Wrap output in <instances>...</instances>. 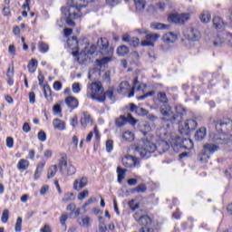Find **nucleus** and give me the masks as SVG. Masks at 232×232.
<instances>
[{
    "mask_svg": "<svg viewBox=\"0 0 232 232\" xmlns=\"http://www.w3.org/2000/svg\"><path fill=\"white\" fill-rule=\"evenodd\" d=\"M215 143H207L203 146V150L209 154L218 151V146L220 144H231L232 135L231 134H222L219 138L215 139Z\"/></svg>",
    "mask_w": 232,
    "mask_h": 232,
    "instance_id": "423d86ee",
    "label": "nucleus"
},
{
    "mask_svg": "<svg viewBox=\"0 0 232 232\" xmlns=\"http://www.w3.org/2000/svg\"><path fill=\"white\" fill-rule=\"evenodd\" d=\"M65 103L67 104L68 108L71 110H75V108L79 107V100L73 96H69L65 99Z\"/></svg>",
    "mask_w": 232,
    "mask_h": 232,
    "instance_id": "aec40b11",
    "label": "nucleus"
},
{
    "mask_svg": "<svg viewBox=\"0 0 232 232\" xmlns=\"http://www.w3.org/2000/svg\"><path fill=\"white\" fill-rule=\"evenodd\" d=\"M66 220H68V214H62V216L60 217V224H62L63 227H64V231H66L67 229Z\"/></svg>",
    "mask_w": 232,
    "mask_h": 232,
    "instance_id": "4c0bfd02",
    "label": "nucleus"
},
{
    "mask_svg": "<svg viewBox=\"0 0 232 232\" xmlns=\"http://www.w3.org/2000/svg\"><path fill=\"white\" fill-rule=\"evenodd\" d=\"M213 26L216 30H224L226 24H224V20L220 16H215L213 18Z\"/></svg>",
    "mask_w": 232,
    "mask_h": 232,
    "instance_id": "4be33fe9",
    "label": "nucleus"
},
{
    "mask_svg": "<svg viewBox=\"0 0 232 232\" xmlns=\"http://www.w3.org/2000/svg\"><path fill=\"white\" fill-rule=\"evenodd\" d=\"M87 97L97 101L98 102H104L106 95L104 94V87L101 82H94L87 85Z\"/></svg>",
    "mask_w": 232,
    "mask_h": 232,
    "instance_id": "7ed1b4c3",
    "label": "nucleus"
},
{
    "mask_svg": "<svg viewBox=\"0 0 232 232\" xmlns=\"http://www.w3.org/2000/svg\"><path fill=\"white\" fill-rule=\"evenodd\" d=\"M30 167V161L24 159H21L17 163L18 169L24 171Z\"/></svg>",
    "mask_w": 232,
    "mask_h": 232,
    "instance_id": "b1692460",
    "label": "nucleus"
},
{
    "mask_svg": "<svg viewBox=\"0 0 232 232\" xmlns=\"http://www.w3.org/2000/svg\"><path fill=\"white\" fill-rule=\"evenodd\" d=\"M189 14H172L169 16L170 23H176L177 24H184L186 21H189Z\"/></svg>",
    "mask_w": 232,
    "mask_h": 232,
    "instance_id": "9b49d317",
    "label": "nucleus"
},
{
    "mask_svg": "<svg viewBox=\"0 0 232 232\" xmlns=\"http://www.w3.org/2000/svg\"><path fill=\"white\" fill-rule=\"evenodd\" d=\"M216 130L221 131L222 133H227L232 131V121L229 118L219 121L216 124Z\"/></svg>",
    "mask_w": 232,
    "mask_h": 232,
    "instance_id": "1a4fd4ad",
    "label": "nucleus"
},
{
    "mask_svg": "<svg viewBox=\"0 0 232 232\" xmlns=\"http://www.w3.org/2000/svg\"><path fill=\"white\" fill-rule=\"evenodd\" d=\"M197 129V121L195 120H188L184 122V124L179 125L180 133H189V131H193V130Z\"/></svg>",
    "mask_w": 232,
    "mask_h": 232,
    "instance_id": "f8f14e48",
    "label": "nucleus"
},
{
    "mask_svg": "<svg viewBox=\"0 0 232 232\" xmlns=\"http://www.w3.org/2000/svg\"><path fill=\"white\" fill-rule=\"evenodd\" d=\"M89 196L90 192L87 189H84L83 191L78 194V200H84V198H87V197Z\"/></svg>",
    "mask_w": 232,
    "mask_h": 232,
    "instance_id": "c03bdc74",
    "label": "nucleus"
},
{
    "mask_svg": "<svg viewBox=\"0 0 232 232\" xmlns=\"http://www.w3.org/2000/svg\"><path fill=\"white\" fill-rule=\"evenodd\" d=\"M129 206L133 211H135V209H139L140 205L139 202H136L135 204V200L132 199L129 202Z\"/></svg>",
    "mask_w": 232,
    "mask_h": 232,
    "instance_id": "6e6d98bb",
    "label": "nucleus"
},
{
    "mask_svg": "<svg viewBox=\"0 0 232 232\" xmlns=\"http://www.w3.org/2000/svg\"><path fill=\"white\" fill-rule=\"evenodd\" d=\"M86 186H88V178L86 177L77 179L73 182V189H75V191H81L83 188H86Z\"/></svg>",
    "mask_w": 232,
    "mask_h": 232,
    "instance_id": "dca6fc26",
    "label": "nucleus"
},
{
    "mask_svg": "<svg viewBox=\"0 0 232 232\" xmlns=\"http://www.w3.org/2000/svg\"><path fill=\"white\" fill-rule=\"evenodd\" d=\"M53 126L54 130H59L60 131H64V130H66V123L58 118L53 121Z\"/></svg>",
    "mask_w": 232,
    "mask_h": 232,
    "instance_id": "5701e85b",
    "label": "nucleus"
},
{
    "mask_svg": "<svg viewBox=\"0 0 232 232\" xmlns=\"http://www.w3.org/2000/svg\"><path fill=\"white\" fill-rule=\"evenodd\" d=\"M8 218H10V211H8V209H5L3 211L1 218L3 224H6V222H8Z\"/></svg>",
    "mask_w": 232,
    "mask_h": 232,
    "instance_id": "58836bf2",
    "label": "nucleus"
},
{
    "mask_svg": "<svg viewBox=\"0 0 232 232\" xmlns=\"http://www.w3.org/2000/svg\"><path fill=\"white\" fill-rule=\"evenodd\" d=\"M6 76L8 79L14 78V65L8 67Z\"/></svg>",
    "mask_w": 232,
    "mask_h": 232,
    "instance_id": "680f3d73",
    "label": "nucleus"
},
{
    "mask_svg": "<svg viewBox=\"0 0 232 232\" xmlns=\"http://www.w3.org/2000/svg\"><path fill=\"white\" fill-rule=\"evenodd\" d=\"M139 225L142 227L140 232H153V228L150 227L151 218L148 215L140 216Z\"/></svg>",
    "mask_w": 232,
    "mask_h": 232,
    "instance_id": "9d476101",
    "label": "nucleus"
},
{
    "mask_svg": "<svg viewBox=\"0 0 232 232\" xmlns=\"http://www.w3.org/2000/svg\"><path fill=\"white\" fill-rule=\"evenodd\" d=\"M113 150V140H108L106 141V151H112Z\"/></svg>",
    "mask_w": 232,
    "mask_h": 232,
    "instance_id": "603ef678",
    "label": "nucleus"
},
{
    "mask_svg": "<svg viewBox=\"0 0 232 232\" xmlns=\"http://www.w3.org/2000/svg\"><path fill=\"white\" fill-rule=\"evenodd\" d=\"M104 95H106L111 100L115 99V96L113 95V87H110Z\"/></svg>",
    "mask_w": 232,
    "mask_h": 232,
    "instance_id": "8fccbe9b",
    "label": "nucleus"
},
{
    "mask_svg": "<svg viewBox=\"0 0 232 232\" xmlns=\"http://www.w3.org/2000/svg\"><path fill=\"white\" fill-rule=\"evenodd\" d=\"M106 224L104 223V220H102V218H100V224H99V231L100 232H106L107 231Z\"/></svg>",
    "mask_w": 232,
    "mask_h": 232,
    "instance_id": "49530a36",
    "label": "nucleus"
},
{
    "mask_svg": "<svg viewBox=\"0 0 232 232\" xmlns=\"http://www.w3.org/2000/svg\"><path fill=\"white\" fill-rule=\"evenodd\" d=\"M225 44L226 34H218L213 41V46H215V48H222Z\"/></svg>",
    "mask_w": 232,
    "mask_h": 232,
    "instance_id": "f3484780",
    "label": "nucleus"
},
{
    "mask_svg": "<svg viewBox=\"0 0 232 232\" xmlns=\"http://www.w3.org/2000/svg\"><path fill=\"white\" fill-rule=\"evenodd\" d=\"M57 173V165H52L48 169L47 179H53Z\"/></svg>",
    "mask_w": 232,
    "mask_h": 232,
    "instance_id": "72a5a7b5",
    "label": "nucleus"
},
{
    "mask_svg": "<svg viewBox=\"0 0 232 232\" xmlns=\"http://www.w3.org/2000/svg\"><path fill=\"white\" fill-rule=\"evenodd\" d=\"M22 226H23V218H17L16 223L14 225V231L15 232H21Z\"/></svg>",
    "mask_w": 232,
    "mask_h": 232,
    "instance_id": "79ce46f5",
    "label": "nucleus"
},
{
    "mask_svg": "<svg viewBox=\"0 0 232 232\" xmlns=\"http://www.w3.org/2000/svg\"><path fill=\"white\" fill-rule=\"evenodd\" d=\"M81 126H82L84 129L90 124H93V121L92 120V117L90 116V113L84 111L82 113V116L80 120Z\"/></svg>",
    "mask_w": 232,
    "mask_h": 232,
    "instance_id": "a211bd4d",
    "label": "nucleus"
},
{
    "mask_svg": "<svg viewBox=\"0 0 232 232\" xmlns=\"http://www.w3.org/2000/svg\"><path fill=\"white\" fill-rule=\"evenodd\" d=\"M156 10H160V12H164V8H166V4L160 2L156 4L155 5Z\"/></svg>",
    "mask_w": 232,
    "mask_h": 232,
    "instance_id": "052dcab7",
    "label": "nucleus"
},
{
    "mask_svg": "<svg viewBox=\"0 0 232 232\" xmlns=\"http://www.w3.org/2000/svg\"><path fill=\"white\" fill-rule=\"evenodd\" d=\"M129 44L130 46H133V48H137V46H139V44H140V40L139 39V37H132V38H130Z\"/></svg>",
    "mask_w": 232,
    "mask_h": 232,
    "instance_id": "a19ab883",
    "label": "nucleus"
},
{
    "mask_svg": "<svg viewBox=\"0 0 232 232\" xmlns=\"http://www.w3.org/2000/svg\"><path fill=\"white\" fill-rule=\"evenodd\" d=\"M40 232H52V228H50V225H44V227L40 229Z\"/></svg>",
    "mask_w": 232,
    "mask_h": 232,
    "instance_id": "774afa93",
    "label": "nucleus"
},
{
    "mask_svg": "<svg viewBox=\"0 0 232 232\" xmlns=\"http://www.w3.org/2000/svg\"><path fill=\"white\" fill-rule=\"evenodd\" d=\"M81 225L85 227H88V226H90V218L87 216L82 217Z\"/></svg>",
    "mask_w": 232,
    "mask_h": 232,
    "instance_id": "3c124183",
    "label": "nucleus"
},
{
    "mask_svg": "<svg viewBox=\"0 0 232 232\" xmlns=\"http://www.w3.org/2000/svg\"><path fill=\"white\" fill-rule=\"evenodd\" d=\"M175 115H177V117L180 116V115H184V113H186V111L184 110V107H182V105H178L175 107Z\"/></svg>",
    "mask_w": 232,
    "mask_h": 232,
    "instance_id": "ea45409f",
    "label": "nucleus"
},
{
    "mask_svg": "<svg viewBox=\"0 0 232 232\" xmlns=\"http://www.w3.org/2000/svg\"><path fill=\"white\" fill-rule=\"evenodd\" d=\"M127 171H128L127 169H122L121 167L117 168L119 184H122V180H124L126 179V172Z\"/></svg>",
    "mask_w": 232,
    "mask_h": 232,
    "instance_id": "393cba45",
    "label": "nucleus"
},
{
    "mask_svg": "<svg viewBox=\"0 0 232 232\" xmlns=\"http://www.w3.org/2000/svg\"><path fill=\"white\" fill-rule=\"evenodd\" d=\"M147 189L146 184H140L132 190V193H146Z\"/></svg>",
    "mask_w": 232,
    "mask_h": 232,
    "instance_id": "c9c22d12",
    "label": "nucleus"
},
{
    "mask_svg": "<svg viewBox=\"0 0 232 232\" xmlns=\"http://www.w3.org/2000/svg\"><path fill=\"white\" fill-rule=\"evenodd\" d=\"M38 48L39 51L41 52V53H46L48 52V50H50V46L45 44L44 42H40L38 44Z\"/></svg>",
    "mask_w": 232,
    "mask_h": 232,
    "instance_id": "f704fd0d",
    "label": "nucleus"
},
{
    "mask_svg": "<svg viewBox=\"0 0 232 232\" xmlns=\"http://www.w3.org/2000/svg\"><path fill=\"white\" fill-rule=\"evenodd\" d=\"M44 93L45 99L52 96V89L50 88V85H44Z\"/></svg>",
    "mask_w": 232,
    "mask_h": 232,
    "instance_id": "a18cd8bd",
    "label": "nucleus"
},
{
    "mask_svg": "<svg viewBox=\"0 0 232 232\" xmlns=\"http://www.w3.org/2000/svg\"><path fill=\"white\" fill-rule=\"evenodd\" d=\"M67 44L72 50H78L79 40H77L76 36H72L67 40Z\"/></svg>",
    "mask_w": 232,
    "mask_h": 232,
    "instance_id": "cd10ccee",
    "label": "nucleus"
},
{
    "mask_svg": "<svg viewBox=\"0 0 232 232\" xmlns=\"http://www.w3.org/2000/svg\"><path fill=\"white\" fill-rule=\"evenodd\" d=\"M225 176L227 177V179H232V167L225 170Z\"/></svg>",
    "mask_w": 232,
    "mask_h": 232,
    "instance_id": "338daca9",
    "label": "nucleus"
},
{
    "mask_svg": "<svg viewBox=\"0 0 232 232\" xmlns=\"http://www.w3.org/2000/svg\"><path fill=\"white\" fill-rule=\"evenodd\" d=\"M97 51V46L91 45L90 49L86 51V55H93L95 52Z\"/></svg>",
    "mask_w": 232,
    "mask_h": 232,
    "instance_id": "5fc2aeb1",
    "label": "nucleus"
},
{
    "mask_svg": "<svg viewBox=\"0 0 232 232\" xmlns=\"http://www.w3.org/2000/svg\"><path fill=\"white\" fill-rule=\"evenodd\" d=\"M117 53L120 57H124V55H128L130 53V49L126 45H121L117 48Z\"/></svg>",
    "mask_w": 232,
    "mask_h": 232,
    "instance_id": "c756f323",
    "label": "nucleus"
},
{
    "mask_svg": "<svg viewBox=\"0 0 232 232\" xmlns=\"http://www.w3.org/2000/svg\"><path fill=\"white\" fill-rule=\"evenodd\" d=\"M160 111L163 115L162 121H169V122H175L177 121V114H175V111L169 104L162 105L160 108Z\"/></svg>",
    "mask_w": 232,
    "mask_h": 232,
    "instance_id": "0eeeda50",
    "label": "nucleus"
},
{
    "mask_svg": "<svg viewBox=\"0 0 232 232\" xmlns=\"http://www.w3.org/2000/svg\"><path fill=\"white\" fill-rule=\"evenodd\" d=\"M199 19H200L201 23H209V21H211V14H209V13H208V12L202 13L199 15Z\"/></svg>",
    "mask_w": 232,
    "mask_h": 232,
    "instance_id": "e433bc0d",
    "label": "nucleus"
},
{
    "mask_svg": "<svg viewBox=\"0 0 232 232\" xmlns=\"http://www.w3.org/2000/svg\"><path fill=\"white\" fill-rule=\"evenodd\" d=\"M59 168H60V171L62 173L64 172V169H66V173L67 175L71 176V175H75V167H73V165L72 163H68V161L66 160V158L62 157L59 160Z\"/></svg>",
    "mask_w": 232,
    "mask_h": 232,
    "instance_id": "6e6552de",
    "label": "nucleus"
},
{
    "mask_svg": "<svg viewBox=\"0 0 232 232\" xmlns=\"http://www.w3.org/2000/svg\"><path fill=\"white\" fill-rule=\"evenodd\" d=\"M53 88V90H55V92H61V90L63 89V83L59 81H55Z\"/></svg>",
    "mask_w": 232,
    "mask_h": 232,
    "instance_id": "09e8293b",
    "label": "nucleus"
},
{
    "mask_svg": "<svg viewBox=\"0 0 232 232\" xmlns=\"http://www.w3.org/2000/svg\"><path fill=\"white\" fill-rule=\"evenodd\" d=\"M84 3H95V0H78L76 3L75 0H72L71 6L62 7V14L69 26H75L73 19H79L82 16L81 9L86 6Z\"/></svg>",
    "mask_w": 232,
    "mask_h": 232,
    "instance_id": "f03ea898",
    "label": "nucleus"
},
{
    "mask_svg": "<svg viewBox=\"0 0 232 232\" xmlns=\"http://www.w3.org/2000/svg\"><path fill=\"white\" fill-rule=\"evenodd\" d=\"M139 158L129 155L122 159V164L125 168H135V166H139Z\"/></svg>",
    "mask_w": 232,
    "mask_h": 232,
    "instance_id": "4468645a",
    "label": "nucleus"
},
{
    "mask_svg": "<svg viewBox=\"0 0 232 232\" xmlns=\"http://www.w3.org/2000/svg\"><path fill=\"white\" fill-rule=\"evenodd\" d=\"M29 102L31 104H35V92H29Z\"/></svg>",
    "mask_w": 232,
    "mask_h": 232,
    "instance_id": "0e129e2a",
    "label": "nucleus"
},
{
    "mask_svg": "<svg viewBox=\"0 0 232 232\" xmlns=\"http://www.w3.org/2000/svg\"><path fill=\"white\" fill-rule=\"evenodd\" d=\"M187 39L193 42L198 41V39H200V32L195 28H190L187 34Z\"/></svg>",
    "mask_w": 232,
    "mask_h": 232,
    "instance_id": "6ab92c4d",
    "label": "nucleus"
},
{
    "mask_svg": "<svg viewBox=\"0 0 232 232\" xmlns=\"http://www.w3.org/2000/svg\"><path fill=\"white\" fill-rule=\"evenodd\" d=\"M134 5L138 12H141L143 8H146V0H134Z\"/></svg>",
    "mask_w": 232,
    "mask_h": 232,
    "instance_id": "2f4dec72",
    "label": "nucleus"
},
{
    "mask_svg": "<svg viewBox=\"0 0 232 232\" xmlns=\"http://www.w3.org/2000/svg\"><path fill=\"white\" fill-rule=\"evenodd\" d=\"M38 140L41 142H44V140H46V132L45 131H39L38 132Z\"/></svg>",
    "mask_w": 232,
    "mask_h": 232,
    "instance_id": "864d4df0",
    "label": "nucleus"
},
{
    "mask_svg": "<svg viewBox=\"0 0 232 232\" xmlns=\"http://www.w3.org/2000/svg\"><path fill=\"white\" fill-rule=\"evenodd\" d=\"M126 122H130V124H132V126H135V124H137L138 121L135 120L133 118V116H131V114H128L127 118L124 116H120L116 120L115 124H116V126L122 127L126 124Z\"/></svg>",
    "mask_w": 232,
    "mask_h": 232,
    "instance_id": "ddd939ff",
    "label": "nucleus"
},
{
    "mask_svg": "<svg viewBox=\"0 0 232 232\" xmlns=\"http://www.w3.org/2000/svg\"><path fill=\"white\" fill-rule=\"evenodd\" d=\"M134 140H135V135L133 134V132L130 130L123 132L122 140H125V142H133Z\"/></svg>",
    "mask_w": 232,
    "mask_h": 232,
    "instance_id": "bb28decb",
    "label": "nucleus"
},
{
    "mask_svg": "<svg viewBox=\"0 0 232 232\" xmlns=\"http://www.w3.org/2000/svg\"><path fill=\"white\" fill-rule=\"evenodd\" d=\"M6 146L7 148H14V138L12 137L6 138Z\"/></svg>",
    "mask_w": 232,
    "mask_h": 232,
    "instance_id": "e2e57ef3",
    "label": "nucleus"
},
{
    "mask_svg": "<svg viewBox=\"0 0 232 232\" xmlns=\"http://www.w3.org/2000/svg\"><path fill=\"white\" fill-rule=\"evenodd\" d=\"M206 137V128L202 127L200 128L196 133H195V139L196 140H204Z\"/></svg>",
    "mask_w": 232,
    "mask_h": 232,
    "instance_id": "c85d7f7f",
    "label": "nucleus"
},
{
    "mask_svg": "<svg viewBox=\"0 0 232 232\" xmlns=\"http://www.w3.org/2000/svg\"><path fill=\"white\" fill-rule=\"evenodd\" d=\"M209 157H210V154L208 152H207L206 149H203L200 153L198 154V160L199 162H207L208 160H209Z\"/></svg>",
    "mask_w": 232,
    "mask_h": 232,
    "instance_id": "a878e982",
    "label": "nucleus"
},
{
    "mask_svg": "<svg viewBox=\"0 0 232 232\" xmlns=\"http://www.w3.org/2000/svg\"><path fill=\"white\" fill-rule=\"evenodd\" d=\"M226 43H227L228 46H232V34L229 33H226Z\"/></svg>",
    "mask_w": 232,
    "mask_h": 232,
    "instance_id": "4d7b16f0",
    "label": "nucleus"
},
{
    "mask_svg": "<svg viewBox=\"0 0 232 232\" xmlns=\"http://www.w3.org/2000/svg\"><path fill=\"white\" fill-rule=\"evenodd\" d=\"M185 142L187 144V146H185L187 150H193V140H186Z\"/></svg>",
    "mask_w": 232,
    "mask_h": 232,
    "instance_id": "69168bd1",
    "label": "nucleus"
},
{
    "mask_svg": "<svg viewBox=\"0 0 232 232\" xmlns=\"http://www.w3.org/2000/svg\"><path fill=\"white\" fill-rule=\"evenodd\" d=\"M98 48L100 49V52L102 55H109L106 57H103L102 59L96 60V64L97 66H104L105 64H108V63H111V56L113 53V49L109 47L110 43L108 42V39L106 38H101L97 42Z\"/></svg>",
    "mask_w": 232,
    "mask_h": 232,
    "instance_id": "20e7f679",
    "label": "nucleus"
},
{
    "mask_svg": "<svg viewBox=\"0 0 232 232\" xmlns=\"http://www.w3.org/2000/svg\"><path fill=\"white\" fill-rule=\"evenodd\" d=\"M141 159H150L151 153H155L156 150L159 153H166L169 150V144L166 140H160L158 145H155L150 140L143 138L140 140L139 146L136 148Z\"/></svg>",
    "mask_w": 232,
    "mask_h": 232,
    "instance_id": "f257e3e1",
    "label": "nucleus"
},
{
    "mask_svg": "<svg viewBox=\"0 0 232 232\" xmlns=\"http://www.w3.org/2000/svg\"><path fill=\"white\" fill-rule=\"evenodd\" d=\"M72 93H79V92H81V83L74 82L72 83Z\"/></svg>",
    "mask_w": 232,
    "mask_h": 232,
    "instance_id": "de8ad7c7",
    "label": "nucleus"
},
{
    "mask_svg": "<svg viewBox=\"0 0 232 232\" xmlns=\"http://www.w3.org/2000/svg\"><path fill=\"white\" fill-rule=\"evenodd\" d=\"M145 88H146V84L140 83L139 79L135 78L133 82L132 90H131V87L130 86V82H122L119 86L118 93H121V95H126V93H129V97L131 98L135 95V90H137L138 92H140V91L144 92Z\"/></svg>",
    "mask_w": 232,
    "mask_h": 232,
    "instance_id": "39448f33",
    "label": "nucleus"
},
{
    "mask_svg": "<svg viewBox=\"0 0 232 232\" xmlns=\"http://www.w3.org/2000/svg\"><path fill=\"white\" fill-rule=\"evenodd\" d=\"M96 198H90L82 206L83 209H86V208H88V206H90V204H93V202H95Z\"/></svg>",
    "mask_w": 232,
    "mask_h": 232,
    "instance_id": "bf43d9fd",
    "label": "nucleus"
},
{
    "mask_svg": "<svg viewBox=\"0 0 232 232\" xmlns=\"http://www.w3.org/2000/svg\"><path fill=\"white\" fill-rule=\"evenodd\" d=\"M163 42L166 43L167 44H173L175 41H177V34L174 33H167L163 35L162 37Z\"/></svg>",
    "mask_w": 232,
    "mask_h": 232,
    "instance_id": "412c9836",
    "label": "nucleus"
},
{
    "mask_svg": "<svg viewBox=\"0 0 232 232\" xmlns=\"http://www.w3.org/2000/svg\"><path fill=\"white\" fill-rule=\"evenodd\" d=\"M27 68L30 73H35V70H37V60L32 59L29 62Z\"/></svg>",
    "mask_w": 232,
    "mask_h": 232,
    "instance_id": "7c9ffc66",
    "label": "nucleus"
},
{
    "mask_svg": "<svg viewBox=\"0 0 232 232\" xmlns=\"http://www.w3.org/2000/svg\"><path fill=\"white\" fill-rule=\"evenodd\" d=\"M70 123H71V126H72V128H77L78 124H79V121L77 120V117L74 116L73 118H71L70 119Z\"/></svg>",
    "mask_w": 232,
    "mask_h": 232,
    "instance_id": "13d9d810",
    "label": "nucleus"
},
{
    "mask_svg": "<svg viewBox=\"0 0 232 232\" xmlns=\"http://www.w3.org/2000/svg\"><path fill=\"white\" fill-rule=\"evenodd\" d=\"M160 35L157 34H150L145 36V40L141 42L142 46H153Z\"/></svg>",
    "mask_w": 232,
    "mask_h": 232,
    "instance_id": "2eb2a0df",
    "label": "nucleus"
},
{
    "mask_svg": "<svg viewBox=\"0 0 232 232\" xmlns=\"http://www.w3.org/2000/svg\"><path fill=\"white\" fill-rule=\"evenodd\" d=\"M150 26H151L152 30H168L169 28V25H166V24H160V23L151 24Z\"/></svg>",
    "mask_w": 232,
    "mask_h": 232,
    "instance_id": "473e14b6",
    "label": "nucleus"
},
{
    "mask_svg": "<svg viewBox=\"0 0 232 232\" xmlns=\"http://www.w3.org/2000/svg\"><path fill=\"white\" fill-rule=\"evenodd\" d=\"M158 99L160 102H163V104H166V102H168V96L166 95L165 92H159Z\"/></svg>",
    "mask_w": 232,
    "mask_h": 232,
    "instance_id": "37998d69",
    "label": "nucleus"
}]
</instances>
